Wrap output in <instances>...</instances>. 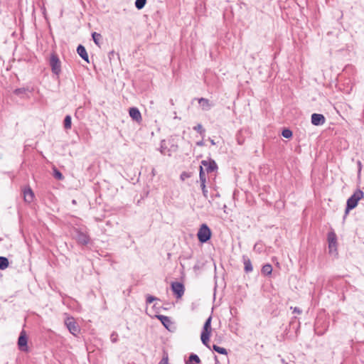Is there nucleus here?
Here are the masks:
<instances>
[{
  "instance_id": "1",
  "label": "nucleus",
  "mask_w": 364,
  "mask_h": 364,
  "mask_svg": "<svg viewBox=\"0 0 364 364\" xmlns=\"http://www.w3.org/2000/svg\"><path fill=\"white\" fill-rule=\"evenodd\" d=\"M363 192L360 189L355 191V193L347 200L346 214H348L350 210H352L357 206L358 201L363 198Z\"/></svg>"
},
{
  "instance_id": "2",
  "label": "nucleus",
  "mask_w": 364,
  "mask_h": 364,
  "mask_svg": "<svg viewBox=\"0 0 364 364\" xmlns=\"http://www.w3.org/2000/svg\"><path fill=\"white\" fill-rule=\"evenodd\" d=\"M211 320L212 317L209 316L208 318L205 321L203 329L201 333L200 339L202 343L207 347L209 348L208 342L210 339V336L211 334L212 328H211Z\"/></svg>"
},
{
  "instance_id": "3",
  "label": "nucleus",
  "mask_w": 364,
  "mask_h": 364,
  "mask_svg": "<svg viewBox=\"0 0 364 364\" xmlns=\"http://www.w3.org/2000/svg\"><path fill=\"white\" fill-rule=\"evenodd\" d=\"M197 236L198 240L200 242H206L208 240H210L211 236L210 229L206 224H203L198 232Z\"/></svg>"
},
{
  "instance_id": "4",
  "label": "nucleus",
  "mask_w": 364,
  "mask_h": 364,
  "mask_svg": "<svg viewBox=\"0 0 364 364\" xmlns=\"http://www.w3.org/2000/svg\"><path fill=\"white\" fill-rule=\"evenodd\" d=\"M50 65L51 67L52 72L59 75L61 72L60 61L58 57L55 54H52L50 59Z\"/></svg>"
},
{
  "instance_id": "5",
  "label": "nucleus",
  "mask_w": 364,
  "mask_h": 364,
  "mask_svg": "<svg viewBox=\"0 0 364 364\" xmlns=\"http://www.w3.org/2000/svg\"><path fill=\"white\" fill-rule=\"evenodd\" d=\"M328 249L330 253L336 252L337 249V237L334 232L328 233Z\"/></svg>"
},
{
  "instance_id": "6",
  "label": "nucleus",
  "mask_w": 364,
  "mask_h": 364,
  "mask_svg": "<svg viewBox=\"0 0 364 364\" xmlns=\"http://www.w3.org/2000/svg\"><path fill=\"white\" fill-rule=\"evenodd\" d=\"M65 323L69 331L73 335L76 336L79 333V327L76 322L74 321L73 318H67L65 321Z\"/></svg>"
},
{
  "instance_id": "7",
  "label": "nucleus",
  "mask_w": 364,
  "mask_h": 364,
  "mask_svg": "<svg viewBox=\"0 0 364 364\" xmlns=\"http://www.w3.org/2000/svg\"><path fill=\"white\" fill-rule=\"evenodd\" d=\"M171 289L177 298H181L184 294V286L182 283L174 282L171 284Z\"/></svg>"
},
{
  "instance_id": "8",
  "label": "nucleus",
  "mask_w": 364,
  "mask_h": 364,
  "mask_svg": "<svg viewBox=\"0 0 364 364\" xmlns=\"http://www.w3.org/2000/svg\"><path fill=\"white\" fill-rule=\"evenodd\" d=\"M27 337L26 335V332L24 331H22L20 333V336L18 339V346L21 350L22 351H27L28 347H27Z\"/></svg>"
},
{
  "instance_id": "9",
  "label": "nucleus",
  "mask_w": 364,
  "mask_h": 364,
  "mask_svg": "<svg viewBox=\"0 0 364 364\" xmlns=\"http://www.w3.org/2000/svg\"><path fill=\"white\" fill-rule=\"evenodd\" d=\"M201 164L203 166H205L206 168V171L208 173H211L218 169V166L215 161L213 160H203L201 161Z\"/></svg>"
},
{
  "instance_id": "10",
  "label": "nucleus",
  "mask_w": 364,
  "mask_h": 364,
  "mask_svg": "<svg viewBox=\"0 0 364 364\" xmlns=\"http://www.w3.org/2000/svg\"><path fill=\"white\" fill-rule=\"evenodd\" d=\"M75 237L77 242L81 245H87L90 241V238L87 235L78 230L76 231Z\"/></svg>"
},
{
  "instance_id": "11",
  "label": "nucleus",
  "mask_w": 364,
  "mask_h": 364,
  "mask_svg": "<svg viewBox=\"0 0 364 364\" xmlns=\"http://www.w3.org/2000/svg\"><path fill=\"white\" fill-rule=\"evenodd\" d=\"M326 119L323 114L314 113L311 115V123L315 126L322 125Z\"/></svg>"
},
{
  "instance_id": "12",
  "label": "nucleus",
  "mask_w": 364,
  "mask_h": 364,
  "mask_svg": "<svg viewBox=\"0 0 364 364\" xmlns=\"http://www.w3.org/2000/svg\"><path fill=\"white\" fill-rule=\"evenodd\" d=\"M129 116L132 118L133 120L136 121V122H141V114L136 107H131L129 110Z\"/></svg>"
},
{
  "instance_id": "13",
  "label": "nucleus",
  "mask_w": 364,
  "mask_h": 364,
  "mask_svg": "<svg viewBox=\"0 0 364 364\" xmlns=\"http://www.w3.org/2000/svg\"><path fill=\"white\" fill-rule=\"evenodd\" d=\"M77 54L83 59L85 60V61H87V63H89V60H88V55H87V53L86 51V49L85 48L82 46V45H79L77 48Z\"/></svg>"
},
{
  "instance_id": "14",
  "label": "nucleus",
  "mask_w": 364,
  "mask_h": 364,
  "mask_svg": "<svg viewBox=\"0 0 364 364\" xmlns=\"http://www.w3.org/2000/svg\"><path fill=\"white\" fill-rule=\"evenodd\" d=\"M198 102L200 105L202 109L205 111L209 110L211 108V107L213 106L210 104L209 100H208L206 98L202 97V98L199 99Z\"/></svg>"
},
{
  "instance_id": "15",
  "label": "nucleus",
  "mask_w": 364,
  "mask_h": 364,
  "mask_svg": "<svg viewBox=\"0 0 364 364\" xmlns=\"http://www.w3.org/2000/svg\"><path fill=\"white\" fill-rule=\"evenodd\" d=\"M242 260L245 272L248 273L252 272L253 268L250 259L247 257L243 256Z\"/></svg>"
},
{
  "instance_id": "16",
  "label": "nucleus",
  "mask_w": 364,
  "mask_h": 364,
  "mask_svg": "<svg viewBox=\"0 0 364 364\" xmlns=\"http://www.w3.org/2000/svg\"><path fill=\"white\" fill-rule=\"evenodd\" d=\"M23 196L25 201L31 203L34 197V194L30 188H28L23 191Z\"/></svg>"
},
{
  "instance_id": "17",
  "label": "nucleus",
  "mask_w": 364,
  "mask_h": 364,
  "mask_svg": "<svg viewBox=\"0 0 364 364\" xmlns=\"http://www.w3.org/2000/svg\"><path fill=\"white\" fill-rule=\"evenodd\" d=\"M9 262L6 257H0V269H5L9 267Z\"/></svg>"
},
{
  "instance_id": "18",
  "label": "nucleus",
  "mask_w": 364,
  "mask_h": 364,
  "mask_svg": "<svg viewBox=\"0 0 364 364\" xmlns=\"http://www.w3.org/2000/svg\"><path fill=\"white\" fill-rule=\"evenodd\" d=\"M272 267L269 264H264L262 268V273L264 274L269 275L272 274Z\"/></svg>"
},
{
  "instance_id": "19",
  "label": "nucleus",
  "mask_w": 364,
  "mask_h": 364,
  "mask_svg": "<svg viewBox=\"0 0 364 364\" xmlns=\"http://www.w3.org/2000/svg\"><path fill=\"white\" fill-rule=\"evenodd\" d=\"M92 39L95 42V43L97 46H100V41L102 40V36L101 34L100 33H97L96 32H94L92 34Z\"/></svg>"
},
{
  "instance_id": "20",
  "label": "nucleus",
  "mask_w": 364,
  "mask_h": 364,
  "mask_svg": "<svg viewBox=\"0 0 364 364\" xmlns=\"http://www.w3.org/2000/svg\"><path fill=\"white\" fill-rule=\"evenodd\" d=\"M213 348L215 351L218 352V353L223 354V355L228 354V351L225 348L220 347L217 345H213Z\"/></svg>"
},
{
  "instance_id": "21",
  "label": "nucleus",
  "mask_w": 364,
  "mask_h": 364,
  "mask_svg": "<svg viewBox=\"0 0 364 364\" xmlns=\"http://www.w3.org/2000/svg\"><path fill=\"white\" fill-rule=\"evenodd\" d=\"M199 178H200V184L205 183L206 178H205V173L203 171L202 166H200Z\"/></svg>"
},
{
  "instance_id": "22",
  "label": "nucleus",
  "mask_w": 364,
  "mask_h": 364,
  "mask_svg": "<svg viewBox=\"0 0 364 364\" xmlns=\"http://www.w3.org/2000/svg\"><path fill=\"white\" fill-rule=\"evenodd\" d=\"M194 361L196 363H200V359L199 357L196 354H191L189 357V360L186 363V364H191V362Z\"/></svg>"
},
{
  "instance_id": "23",
  "label": "nucleus",
  "mask_w": 364,
  "mask_h": 364,
  "mask_svg": "<svg viewBox=\"0 0 364 364\" xmlns=\"http://www.w3.org/2000/svg\"><path fill=\"white\" fill-rule=\"evenodd\" d=\"M64 127L66 129H70L71 127V117L70 115H67L64 119Z\"/></svg>"
},
{
  "instance_id": "24",
  "label": "nucleus",
  "mask_w": 364,
  "mask_h": 364,
  "mask_svg": "<svg viewBox=\"0 0 364 364\" xmlns=\"http://www.w3.org/2000/svg\"><path fill=\"white\" fill-rule=\"evenodd\" d=\"M146 0H136L135 6L138 9H141L144 7Z\"/></svg>"
},
{
  "instance_id": "25",
  "label": "nucleus",
  "mask_w": 364,
  "mask_h": 364,
  "mask_svg": "<svg viewBox=\"0 0 364 364\" xmlns=\"http://www.w3.org/2000/svg\"><path fill=\"white\" fill-rule=\"evenodd\" d=\"M28 91V88L22 87V88H18L14 90V93L16 95L22 96L26 93V92Z\"/></svg>"
},
{
  "instance_id": "26",
  "label": "nucleus",
  "mask_w": 364,
  "mask_h": 364,
  "mask_svg": "<svg viewBox=\"0 0 364 364\" xmlns=\"http://www.w3.org/2000/svg\"><path fill=\"white\" fill-rule=\"evenodd\" d=\"M158 318L160 319V321H161V323L166 327V325L168 323H169L171 321H170V319L168 316H163V315H161V316H159Z\"/></svg>"
},
{
  "instance_id": "27",
  "label": "nucleus",
  "mask_w": 364,
  "mask_h": 364,
  "mask_svg": "<svg viewBox=\"0 0 364 364\" xmlns=\"http://www.w3.org/2000/svg\"><path fill=\"white\" fill-rule=\"evenodd\" d=\"M282 136L284 137V138H287V139H289L290 137H291L292 136V132L290 129H285L282 131Z\"/></svg>"
},
{
  "instance_id": "28",
  "label": "nucleus",
  "mask_w": 364,
  "mask_h": 364,
  "mask_svg": "<svg viewBox=\"0 0 364 364\" xmlns=\"http://www.w3.org/2000/svg\"><path fill=\"white\" fill-rule=\"evenodd\" d=\"M194 130L198 132L200 134H203L205 132V129L203 128V126L200 124H198L196 127H194Z\"/></svg>"
},
{
  "instance_id": "29",
  "label": "nucleus",
  "mask_w": 364,
  "mask_h": 364,
  "mask_svg": "<svg viewBox=\"0 0 364 364\" xmlns=\"http://www.w3.org/2000/svg\"><path fill=\"white\" fill-rule=\"evenodd\" d=\"M54 176H55V178H56L57 179H59V180H61L63 178V174L59 171H58L56 169L54 170Z\"/></svg>"
},
{
  "instance_id": "30",
  "label": "nucleus",
  "mask_w": 364,
  "mask_h": 364,
  "mask_svg": "<svg viewBox=\"0 0 364 364\" xmlns=\"http://www.w3.org/2000/svg\"><path fill=\"white\" fill-rule=\"evenodd\" d=\"M200 186H201V189L203 191V195L204 196V197L205 198H208V190L206 188L205 183L200 184Z\"/></svg>"
},
{
  "instance_id": "31",
  "label": "nucleus",
  "mask_w": 364,
  "mask_h": 364,
  "mask_svg": "<svg viewBox=\"0 0 364 364\" xmlns=\"http://www.w3.org/2000/svg\"><path fill=\"white\" fill-rule=\"evenodd\" d=\"M156 299H157V298H156V297L153 296H151V295H148V296H146V303H147V304H151L154 301H155V300H156Z\"/></svg>"
},
{
  "instance_id": "32",
  "label": "nucleus",
  "mask_w": 364,
  "mask_h": 364,
  "mask_svg": "<svg viewBox=\"0 0 364 364\" xmlns=\"http://www.w3.org/2000/svg\"><path fill=\"white\" fill-rule=\"evenodd\" d=\"M168 355L165 354L159 364H168Z\"/></svg>"
},
{
  "instance_id": "33",
  "label": "nucleus",
  "mask_w": 364,
  "mask_h": 364,
  "mask_svg": "<svg viewBox=\"0 0 364 364\" xmlns=\"http://www.w3.org/2000/svg\"><path fill=\"white\" fill-rule=\"evenodd\" d=\"M117 333L116 332H113L110 336V339L112 343H115L117 341Z\"/></svg>"
},
{
  "instance_id": "34",
  "label": "nucleus",
  "mask_w": 364,
  "mask_h": 364,
  "mask_svg": "<svg viewBox=\"0 0 364 364\" xmlns=\"http://www.w3.org/2000/svg\"><path fill=\"white\" fill-rule=\"evenodd\" d=\"M293 312L294 313H296L298 314H301V310L299 308H298V307H294V310H293Z\"/></svg>"
},
{
  "instance_id": "35",
  "label": "nucleus",
  "mask_w": 364,
  "mask_h": 364,
  "mask_svg": "<svg viewBox=\"0 0 364 364\" xmlns=\"http://www.w3.org/2000/svg\"><path fill=\"white\" fill-rule=\"evenodd\" d=\"M210 143H211V144H213V145H215V144L214 140H213V139H210Z\"/></svg>"
},
{
  "instance_id": "36",
  "label": "nucleus",
  "mask_w": 364,
  "mask_h": 364,
  "mask_svg": "<svg viewBox=\"0 0 364 364\" xmlns=\"http://www.w3.org/2000/svg\"><path fill=\"white\" fill-rule=\"evenodd\" d=\"M358 164L359 168H360V167H361V163H360V161H358ZM360 168H359V171H360Z\"/></svg>"
}]
</instances>
